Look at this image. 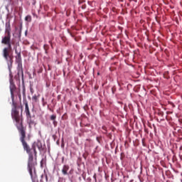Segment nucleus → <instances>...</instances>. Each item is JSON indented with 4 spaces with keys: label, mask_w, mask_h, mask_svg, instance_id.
<instances>
[{
    "label": "nucleus",
    "mask_w": 182,
    "mask_h": 182,
    "mask_svg": "<svg viewBox=\"0 0 182 182\" xmlns=\"http://www.w3.org/2000/svg\"><path fill=\"white\" fill-rule=\"evenodd\" d=\"M63 160H64V158H63L62 161H63Z\"/></svg>",
    "instance_id": "5701e85b"
},
{
    "label": "nucleus",
    "mask_w": 182,
    "mask_h": 182,
    "mask_svg": "<svg viewBox=\"0 0 182 182\" xmlns=\"http://www.w3.org/2000/svg\"><path fill=\"white\" fill-rule=\"evenodd\" d=\"M93 178H95V181H97V180L96 179V173L94 174Z\"/></svg>",
    "instance_id": "f3484780"
},
{
    "label": "nucleus",
    "mask_w": 182,
    "mask_h": 182,
    "mask_svg": "<svg viewBox=\"0 0 182 182\" xmlns=\"http://www.w3.org/2000/svg\"><path fill=\"white\" fill-rule=\"evenodd\" d=\"M23 105H25V112L28 111L29 105H28V101H26V100L23 101Z\"/></svg>",
    "instance_id": "9b49d317"
},
{
    "label": "nucleus",
    "mask_w": 182,
    "mask_h": 182,
    "mask_svg": "<svg viewBox=\"0 0 182 182\" xmlns=\"http://www.w3.org/2000/svg\"><path fill=\"white\" fill-rule=\"evenodd\" d=\"M9 75H10V92H11V99H12V102H13V105L14 104V100L15 99V95H14V93H15V92L16 91V85H15V83H14V80L12 79L13 75L12 73L11 75V72L9 71Z\"/></svg>",
    "instance_id": "20e7f679"
},
{
    "label": "nucleus",
    "mask_w": 182,
    "mask_h": 182,
    "mask_svg": "<svg viewBox=\"0 0 182 182\" xmlns=\"http://www.w3.org/2000/svg\"><path fill=\"white\" fill-rule=\"evenodd\" d=\"M33 5H35V2L33 3Z\"/></svg>",
    "instance_id": "bb28decb"
},
{
    "label": "nucleus",
    "mask_w": 182,
    "mask_h": 182,
    "mask_svg": "<svg viewBox=\"0 0 182 182\" xmlns=\"http://www.w3.org/2000/svg\"><path fill=\"white\" fill-rule=\"evenodd\" d=\"M30 175L31 177L32 182H39V181L38 180V176H36V173L35 172V171H34V174L32 173V171H31V173H30Z\"/></svg>",
    "instance_id": "1a4fd4ad"
},
{
    "label": "nucleus",
    "mask_w": 182,
    "mask_h": 182,
    "mask_svg": "<svg viewBox=\"0 0 182 182\" xmlns=\"http://www.w3.org/2000/svg\"><path fill=\"white\" fill-rule=\"evenodd\" d=\"M25 113L27 119H32V115H31V111L29 109L28 111H26Z\"/></svg>",
    "instance_id": "f8f14e48"
},
{
    "label": "nucleus",
    "mask_w": 182,
    "mask_h": 182,
    "mask_svg": "<svg viewBox=\"0 0 182 182\" xmlns=\"http://www.w3.org/2000/svg\"><path fill=\"white\" fill-rule=\"evenodd\" d=\"M46 180H48V176H46Z\"/></svg>",
    "instance_id": "4be33fe9"
},
{
    "label": "nucleus",
    "mask_w": 182,
    "mask_h": 182,
    "mask_svg": "<svg viewBox=\"0 0 182 182\" xmlns=\"http://www.w3.org/2000/svg\"><path fill=\"white\" fill-rule=\"evenodd\" d=\"M11 21H9L8 22L6 23L5 33L11 35Z\"/></svg>",
    "instance_id": "423d86ee"
},
{
    "label": "nucleus",
    "mask_w": 182,
    "mask_h": 182,
    "mask_svg": "<svg viewBox=\"0 0 182 182\" xmlns=\"http://www.w3.org/2000/svg\"><path fill=\"white\" fill-rule=\"evenodd\" d=\"M69 168H70V167H69V165H64L63 166L61 171H62V173L63 174V176L69 175V173H68V171H69Z\"/></svg>",
    "instance_id": "0eeeda50"
},
{
    "label": "nucleus",
    "mask_w": 182,
    "mask_h": 182,
    "mask_svg": "<svg viewBox=\"0 0 182 182\" xmlns=\"http://www.w3.org/2000/svg\"><path fill=\"white\" fill-rule=\"evenodd\" d=\"M25 21H26V22H32V16H26L25 17Z\"/></svg>",
    "instance_id": "ddd939ff"
},
{
    "label": "nucleus",
    "mask_w": 182,
    "mask_h": 182,
    "mask_svg": "<svg viewBox=\"0 0 182 182\" xmlns=\"http://www.w3.org/2000/svg\"><path fill=\"white\" fill-rule=\"evenodd\" d=\"M33 146H35V149H36V147L38 148V150H41L42 149V143L41 141H37L36 143H34Z\"/></svg>",
    "instance_id": "9d476101"
},
{
    "label": "nucleus",
    "mask_w": 182,
    "mask_h": 182,
    "mask_svg": "<svg viewBox=\"0 0 182 182\" xmlns=\"http://www.w3.org/2000/svg\"><path fill=\"white\" fill-rule=\"evenodd\" d=\"M32 100H33V102H38V96L36 95H33L32 97Z\"/></svg>",
    "instance_id": "2eb2a0df"
},
{
    "label": "nucleus",
    "mask_w": 182,
    "mask_h": 182,
    "mask_svg": "<svg viewBox=\"0 0 182 182\" xmlns=\"http://www.w3.org/2000/svg\"><path fill=\"white\" fill-rule=\"evenodd\" d=\"M29 126H32L35 124V121L32 120L31 118L28 119Z\"/></svg>",
    "instance_id": "4468645a"
},
{
    "label": "nucleus",
    "mask_w": 182,
    "mask_h": 182,
    "mask_svg": "<svg viewBox=\"0 0 182 182\" xmlns=\"http://www.w3.org/2000/svg\"><path fill=\"white\" fill-rule=\"evenodd\" d=\"M10 42H11V34H6V36L1 40V43H3V45H6Z\"/></svg>",
    "instance_id": "39448f33"
},
{
    "label": "nucleus",
    "mask_w": 182,
    "mask_h": 182,
    "mask_svg": "<svg viewBox=\"0 0 182 182\" xmlns=\"http://www.w3.org/2000/svg\"><path fill=\"white\" fill-rule=\"evenodd\" d=\"M18 96H19V97H21V95H19Z\"/></svg>",
    "instance_id": "393cba45"
},
{
    "label": "nucleus",
    "mask_w": 182,
    "mask_h": 182,
    "mask_svg": "<svg viewBox=\"0 0 182 182\" xmlns=\"http://www.w3.org/2000/svg\"><path fill=\"white\" fill-rule=\"evenodd\" d=\"M23 95H25V87H23Z\"/></svg>",
    "instance_id": "412c9836"
},
{
    "label": "nucleus",
    "mask_w": 182,
    "mask_h": 182,
    "mask_svg": "<svg viewBox=\"0 0 182 182\" xmlns=\"http://www.w3.org/2000/svg\"><path fill=\"white\" fill-rule=\"evenodd\" d=\"M172 105L174 107V104H172Z\"/></svg>",
    "instance_id": "a878e982"
},
{
    "label": "nucleus",
    "mask_w": 182,
    "mask_h": 182,
    "mask_svg": "<svg viewBox=\"0 0 182 182\" xmlns=\"http://www.w3.org/2000/svg\"><path fill=\"white\" fill-rule=\"evenodd\" d=\"M102 130H107V128H106V127H102Z\"/></svg>",
    "instance_id": "a211bd4d"
},
{
    "label": "nucleus",
    "mask_w": 182,
    "mask_h": 182,
    "mask_svg": "<svg viewBox=\"0 0 182 182\" xmlns=\"http://www.w3.org/2000/svg\"><path fill=\"white\" fill-rule=\"evenodd\" d=\"M97 75H100V73H98Z\"/></svg>",
    "instance_id": "b1692460"
},
{
    "label": "nucleus",
    "mask_w": 182,
    "mask_h": 182,
    "mask_svg": "<svg viewBox=\"0 0 182 182\" xmlns=\"http://www.w3.org/2000/svg\"><path fill=\"white\" fill-rule=\"evenodd\" d=\"M50 120L53 121V124L54 127H56V126H58V122L56 121V115L53 114L50 117Z\"/></svg>",
    "instance_id": "6e6552de"
},
{
    "label": "nucleus",
    "mask_w": 182,
    "mask_h": 182,
    "mask_svg": "<svg viewBox=\"0 0 182 182\" xmlns=\"http://www.w3.org/2000/svg\"><path fill=\"white\" fill-rule=\"evenodd\" d=\"M16 62L18 64L17 66V75L15 76V79L21 82V79L23 82V68L22 67V56L21 54H18V56H16Z\"/></svg>",
    "instance_id": "7ed1b4c3"
},
{
    "label": "nucleus",
    "mask_w": 182,
    "mask_h": 182,
    "mask_svg": "<svg viewBox=\"0 0 182 182\" xmlns=\"http://www.w3.org/2000/svg\"><path fill=\"white\" fill-rule=\"evenodd\" d=\"M48 46V45H44V49L45 50H46V47Z\"/></svg>",
    "instance_id": "aec40b11"
},
{
    "label": "nucleus",
    "mask_w": 182,
    "mask_h": 182,
    "mask_svg": "<svg viewBox=\"0 0 182 182\" xmlns=\"http://www.w3.org/2000/svg\"><path fill=\"white\" fill-rule=\"evenodd\" d=\"M8 47H6L3 49L2 56L5 59L8 68L10 72V75L12 74V65H14V54L12 53V45L10 43L5 44Z\"/></svg>",
    "instance_id": "f03ea898"
},
{
    "label": "nucleus",
    "mask_w": 182,
    "mask_h": 182,
    "mask_svg": "<svg viewBox=\"0 0 182 182\" xmlns=\"http://www.w3.org/2000/svg\"><path fill=\"white\" fill-rule=\"evenodd\" d=\"M14 49H15V53H16V56H18L19 54H20V56H22V55H21V52H18V50L16 49V48H14Z\"/></svg>",
    "instance_id": "dca6fc26"
},
{
    "label": "nucleus",
    "mask_w": 182,
    "mask_h": 182,
    "mask_svg": "<svg viewBox=\"0 0 182 182\" xmlns=\"http://www.w3.org/2000/svg\"><path fill=\"white\" fill-rule=\"evenodd\" d=\"M11 117L14 122H16V127L18 129L20 141L22 144L23 149L28 154V168L30 174H32V168L33 167V154L36 157V149L35 146H32V148L29 146L26 140H31V135H28L26 138V127H23V119L22 116L19 115V111L16 109V106L11 110Z\"/></svg>",
    "instance_id": "f257e3e1"
},
{
    "label": "nucleus",
    "mask_w": 182,
    "mask_h": 182,
    "mask_svg": "<svg viewBox=\"0 0 182 182\" xmlns=\"http://www.w3.org/2000/svg\"><path fill=\"white\" fill-rule=\"evenodd\" d=\"M97 141L98 143H100V141L99 140V137H97Z\"/></svg>",
    "instance_id": "6ab92c4d"
}]
</instances>
